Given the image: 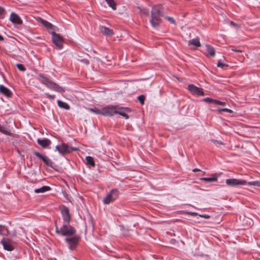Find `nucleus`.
Returning <instances> with one entry per match:
<instances>
[{
	"instance_id": "nucleus-1",
	"label": "nucleus",
	"mask_w": 260,
	"mask_h": 260,
	"mask_svg": "<svg viewBox=\"0 0 260 260\" xmlns=\"http://www.w3.org/2000/svg\"><path fill=\"white\" fill-rule=\"evenodd\" d=\"M70 220L69 210L66 208V245L70 250H73L77 247L81 237L77 234L76 229L68 224Z\"/></svg>"
},
{
	"instance_id": "nucleus-2",
	"label": "nucleus",
	"mask_w": 260,
	"mask_h": 260,
	"mask_svg": "<svg viewBox=\"0 0 260 260\" xmlns=\"http://www.w3.org/2000/svg\"><path fill=\"white\" fill-rule=\"evenodd\" d=\"M119 194V191L117 189H112L109 193L103 199V202L104 204H109L117 199Z\"/></svg>"
},
{
	"instance_id": "nucleus-3",
	"label": "nucleus",
	"mask_w": 260,
	"mask_h": 260,
	"mask_svg": "<svg viewBox=\"0 0 260 260\" xmlns=\"http://www.w3.org/2000/svg\"><path fill=\"white\" fill-rule=\"evenodd\" d=\"M52 35V40L55 44L56 48L60 50L63 48V38L59 34L55 33L54 31L50 32Z\"/></svg>"
},
{
	"instance_id": "nucleus-4",
	"label": "nucleus",
	"mask_w": 260,
	"mask_h": 260,
	"mask_svg": "<svg viewBox=\"0 0 260 260\" xmlns=\"http://www.w3.org/2000/svg\"><path fill=\"white\" fill-rule=\"evenodd\" d=\"M116 106L108 105L101 109V115L104 116L111 117L115 114Z\"/></svg>"
},
{
	"instance_id": "nucleus-5",
	"label": "nucleus",
	"mask_w": 260,
	"mask_h": 260,
	"mask_svg": "<svg viewBox=\"0 0 260 260\" xmlns=\"http://www.w3.org/2000/svg\"><path fill=\"white\" fill-rule=\"evenodd\" d=\"M131 109L129 108L116 106L115 114H118L123 116L125 119H128L129 116L127 114L131 112Z\"/></svg>"
},
{
	"instance_id": "nucleus-6",
	"label": "nucleus",
	"mask_w": 260,
	"mask_h": 260,
	"mask_svg": "<svg viewBox=\"0 0 260 260\" xmlns=\"http://www.w3.org/2000/svg\"><path fill=\"white\" fill-rule=\"evenodd\" d=\"M225 182L227 185L230 186L245 185L247 184V182L244 180L237 179L235 178L228 179L226 180Z\"/></svg>"
},
{
	"instance_id": "nucleus-7",
	"label": "nucleus",
	"mask_w": 260,
	"mask_h": 260,
	"mask_svg": "<svg viewBox=\"0 0 260 260\" xmlns=\"http://www.w3.org/2000/svg\"><path fill=\"white\" fill-rule=\"evenodd\" d=\"M188 89L193 95H196L197 96L204 95L203 89L199 88L193 84H189L188 86Z\"/></svg>"
},
{
	"instance_id": "nucleus-8",
	"label": "nucleus",
	"mask_w": 260,
	"mask_h": 260,
	"mask_svg": "<svg viewBox=\"0 0 260 260\" xmlns=\"http://www.w3.org/2000/svg\"><path fill=\"white\" fill-rule=\"evenodd\" d=\"M1 243L3 245L4 249L8 251H12L15 248L14 244L8 239L3 238Z\"/></svg>"
},
{
	"instance_id": "nucleus-9",
	"label": "nucleus",
	"mask_w": 260,
	"mask_h": 260,
	"mask_svg": "<svg viewBox=\"0 0 260 260\" xmlns=\"http://www.w3.org/2000/svg\"><path fill=\"white\" fill-rule=\"evenodd\" d=\"M163 11L164 9L161 5H155L152 8L151 14L153 16L155 15L162 17L164 16Z\"/></svg>"
},
{
	"instance_id": "nucleus-10",
	"label": "nucleus",
	"mask_w": 260,
	"mask_h": 260,
	"mask_svg": "<svg viewBox=\"0 0 260 260\" xmlns=\"http://www.w3.org/2000/svg\"><path fill=\"white\" fill-rule=\"evenodd\" d=\"M44 84L49 89L53 90L58 92H61L63 89L57 85L55 82H43Z\"/></svg>"
},
{
	"instance_id": "nucleus-11",
	"label": "nucleus",
	"mask_w": 260,
	"mask_h": 260,
	"mask_svg": "<svg viewBox=\"0 0 260 260\" xmlns=\"http://www.w3.org/2000/svg\"><path fill=\"white\" fill-rule=\"evenodd\" d=\"M10 20L14 24H21L22 21L20 17L15 13H12L10 16Z\"/></svg>"
},
{
	"instance_id": "nucleus-12",
	"label": "nucleus",
	"mask_w": 260,
	"mask_h": 260,
	"mask_svg": "<svg viewBox=\"0 0 260 260\" xmlns=\"http://www.w3.org/2000/svg\"><path fill=\"white\" fill-rule=\"evenodd\" d=\"M34 154L38 157L42 159L44 162L47 166H52L53 162L48 157L42 155L38 152H34Z\"/></svg>"
},
{
	"instance_id": "nucleus-13",
	"label": "nucleus",
	"mask_w": 260,
	"mask_h": 260,
	"mask_svg": "<svg viewBox=\"0 0 260 260\" xmlns=\"http://www.w3.org/2000/svg\"><path fill=\"white\" fill-rule=\"evenodd\" d=\"M151 17L150 23L153 27L157 26L161 22V16L151 15Z\"/></svg>"
},
{
	"instance_id": "nucleus-14",
	"label": "nucleus",
	"mask_w": 260,
	"mask_h": 260,
	"mask_svg": "<svg viewBox=\"0 0 260 260\" xmlns=\"http://www.w3.org/2000/svg\"><path fill=\"white\" fill-rule=\"evenodd\" d=\"M100 31L104 35L107 36H111L114 33L113 30L106 26L100 25L99 27Z\"/></svg>"
},
{
	"instance_id": "nucleus-15",
	"label": "nucleus",
	"mask_w": 260,
	"mask_h": 260,
	"mask_svg": "<svg viewBox=\"0 0 260 260\" xmlns=\"http://www.w3.org/2000/svg\"><path fill=\"white\" fill-rule=\"evenodd\" d=\"M38 143L42 146L43 148H47L51 144V141L46 138L38 139Z\"/></svg>"
},
{
	"instance_id": "nucleus-16",
	"label": "nucleus",
	"mask_w": 260,
	"mask_h": 260,
	"mask_svg": "<svg viewBox=\"0 0 260 260\" xmlns=\"http://www.w3.org/2000/svg\"><path fill=\"white\" fill-rule=\"evenodd\" d=\"M40 21L41 23L49 30H54V26L52 25L51 23L42 18L40 19Z\"/></svg>"
},
{
	"instance_id": "nucleus-17",
	"label": "nucleus",
	"mask_w": 260,
	"mask_h": 260,
	"mask_svg": "<svg viewBox=\"0 0 260 260\" xmlns=\"http://www.w3.org/2000/svg\"><path fill=\"white\" fill-rule=\"evenodd\" d=\"M218 175L216 174L212 175L211 177H203L200 178L202 181H204L208 182H215L217 180Z\"/></svg>"
},
{
	"instance_id": "nucleus-18",
	"label": "nucleus",
	"mask_w": 260,
	"mask_h": 260,
	"mask_svg": "<svg viewBox=\"0 0 260 260\" xmlns=\"http://www.w3.org/2000/svg\"><path fill=\"white\" fill-rule=\"evenodd\" d=\"M0 93L7 97H9L11 95V92L10 90L8 88L2 85H0Z\"/></svg>"
},
{
	"instance_id": "nucleus-19",
	"label": "nucleus",
	"mask_w": 260,
	"mask_h": 260,
	"mask_svg": "<svg viewBox=\"0 0 260 260\" xmlns=\"http://www.w3.org/2000/svg\"><path fill=\"white\" fill-rule=\"evenodd\" d=\"M55 231L56 233L61 236H65V225L63 224L60 228H59L57 224L56 223L55 225Z\"/></svg>"
},
{
	"instance_id": "nucleus-20",
	"label": "nucleus",
	"mask_w": 260,
	"mask_h": 260,
	"mask_svg": "<svg viewBox=\"0 0 260 260\" xmlns=\"http://www.w3.org/2000/svg\"><path fill=\"white\" fill-rule=\"evenodd\" d=\"M206 47L208 55L212 57L214 56L215 55V49L210 45L208 44L206 45Z\"/></svg>"
},
{
	"instance_id": "nucleus-21",
	"label": "nucleus",
	"mask_w": 260,
	"mask_h": 260,
	"mask_svg": "<svg viewBox=\"0 0 260 260\" xmlns=\"http://www.w3.org/2000/svg\"><path fill=\"white\" fill-rule=\"evenodd\" d=\"M188 45H194L196 47L201 46L200 39L198 37L194 38L188 42Z\"/></svg>"
},
{
	"instance_id": "nucleus-22",
	"label": "nucleus",
	"mask_w": 260,
	"mask_h": 260,
	"mask_svg": "<svg viewBox=\"0 0 260 260\" xmlns=\"http://www.w3.org/2000/svg\"><path fill=\"white\" fill-rule=\"evenodd\" d=\"M50 190V187L48 186H43L39 188L35 189V192L36 193H43Z\"/></svg>"
},
{
	"instance_id": "nucleus-23",
	"label": "nucleus",
	"mask_w": 260,
	"mask_h": 260,
	"mask_svg": "<svg viewBox=\"0 0 260 260\" xmlns=\"http://www.w3.org/2000/svg\"><path fill=\"white\" fill-rule=\"evenodd\" d=\"M9 234V231L8 228L2 225H0V235L3 236H7Z\"/></svg>"
},
{
	"instance_id": "nucleus-24",
	"label": "nucleus",
	"mask_w": 260,
	"mask_h": 260,
	"mask_svg": "<svg viewBox=\"0 0 260 260\" xmlns=\"http://www.w3.org/2000/svg\"><path fill=\"white\" fill-rule=\"evenodd\" d=\"M108 6L113 10L116 9V4L114 0H105Z\"/></svg>"
},
{
	"instance_id": "nucleus-25",
	"label": "nucleus",
	"mask_w": 260,
	"mask_h": 260,
	"mask_svg": "<svg viewBox=\"0 0 260 260\" xmlns=\"http://www.w3.org/2000/svg\"><path fill=\"white\" fill-rule=\"evenodd\" d=\"M86 163L87 165H90L92 167H94L95 163L93 158L90 156H86L85 158Z\"/></svg>"
},
{
	"instance_id": "nucleus-26",
	"label": "nucleus",
	"mask_w": 260,
	"mask_h": 260,
	"mask_svg": "<svg viewBox=\"0 0 260 260\" xmlns=\"http://www.w3.org/2000/svg\"><path fill=\"white\" fill-rule=\"evenodd\" d=\"M56 150H58L62 154H65V144H62L61 146L57 145L56 146Z\"/></svg>"
},
{
	"instance_id": "nucleus-27",
	"label": "nucleus",
	"mask_w": 260,
	"mask_h": 260,
	"mask_svg": "<svg viewBox=\"0 0 260 260\" xmlns=\"http://www.w3.org/2000/svg\"><path fill=\"white\" fill-rule=\"evenodd\" d=\"M66 153H70L71 152H72L73 151L77 150H78V148L76 147L69 146L68 144H66Z\"/></svg>"
},
{
	"instance_id": "nucleus-28",
	"label": "nucleus",
	"mask_w": 260,
	"mask_h": 260,
	"mask_svg": "<svg viewBox=\"0 0 260 260\" xmlns=\"http://www.w3.org/2000/svg\"><path fill=\"white\" fill-rule=\"evenodd\" d=\"M88 110L91 112H93L96 114H100L101 115V109H97V108H94V109H92V108H88Z\"/></svg>"
},
{
	"instance_id": "nucleus-29",
	"label": "nucleus",
	"mask_w": 260,
	"mask_h": 260,
	"mask_svg": "<svg viewBox=\"0 0 260 260\" xmlns=\"http://www.w3.org/2000/svg\"><path fill=\"white\" fill-rule=\"evenodd\" d=\"M248 185L249 186L253 185L256 186H260V181H251L249 182H247L246 185Z\"/></svg>"
},
{
	"instance_id": "nucleus-30",
	"label": "nucleus",
	"mask_w": 260,
	"mask_h": 260,
	"mask_svg": "<svg viewBox=\"0 0 260 260\" xmlns=\"http://www.w3.org/2000/svg\"><path fill=\"white\" fill-rule=\"evenodd\" d=\"M16 67L18 68V69L20 71L24 72L26 71V68L22 64L17 63L16 64Z\"/></svg>"
},
{
	"instance_id": "nucleus-31",
	"label": "nucleus",
	"mask_w": 260,
	"mask_h": 260,
	"mask_svg": "<svg viewBox=\"0 0 260 260\" xmlns=\"http://www.w3.org/2000/svg\"><path fill=\"white\" fill-rule=\"evenodd\" d=\"M217 67L221 68H223L225 67H228V65L222 62L221 60H219L217 64Z\"/></svg>"
},
{
	"instance_id": "nucleus-32",
	"label": "nucleus",
	"mask_w": 260,
	"mask_h": 260,
	"mask_svg": "<svg viewBox=\"0 0 260 260\" xmlns=\"http://www.w3.org/2000/svg\"><path fill=\"white\" fill-rule=\"evenodd\" d=\"M145 99V97L144 95H141L138 97V100L142 105L144 104Z\"/></svg>"
},
{
	"instance_id": "nucleus-33",
	"label": "nucleus",
	"mask_w": 260,
	"mask_h": 260,
	"mask_svg": "<svg viewBox=\"0 0 260 260\" xmlns=\"http://www.w3.org/2000/svg\"><path fill=\"white\" fill-rule=\"evenodd\" d=\"M213 104H215V105H217L224 106V105H225L226 103H225V102H222L219 101L218 100H214Z\"/></svg>"
},
{
	"instance_id": "nucleus-34",
	"label": "nucleus",
	"mask_w": 260,
	"mask_h": 260,
	"mask_svg": "<svg viewBox=\"0 0 260 260\" xmlns=\"http://www.w3.org/2000/svg\"><path fill=\"white\" fill-rule=\"evenodd\" d=\"M165 18L167 19L168 21H169L171 23L176 24L175 20L173 18L169 16H166Z\"/></svg>"
},
{
	"instance_id": "nucleus-35",
	"label": "nucleus",
	"mask_w": 260,
	"mask_h": 260,
	"mask_svg": "<svg viewBox=\"0 0 260 260\" xmlns=\"http://www.w3.org/2000/svg\"><path fill=\"white\" fill-rule=\"evenodd\" d=\"M57 104L59 107L62 108H65V103H64L60 100H57Z\"/></svg>"
},
{
	"instance_id": "nucleus-36",
	"label": "nucleus",
	"mask_w": 260,
	"mask_h": 260,
	"mask_svg": "<svg viewBox=\"0 0 260 260\" xmlns=\"http://www.w3.org/2000/svg\"><path fill=\"white\" fill-rule=\"evenodd\" d=\"M203 101L211 103L212 104H214V100L212 99H210L209 98H206L203 100Z\"/></svg>"
},
{
	"instance_id": "nucleus-37",
	"label": "nucleus",
	"mask_w": 260,
	"mask_h": 260,
	"mask_svg": "<svg viewBox=\"0 0 260 260\" xmlns=\"http://www.w3.org/2000/svg\"><path fill=\"white\" fill-rule=\"evenodd\" d=\"M0 132L5 134H7L8 133L7 130H6V128L2 126H1L0 127Z\"/></svg>"
},
{
	"instance_id": "nucleus-38",
	"label": "nucleus",
	"mask_w": 260,
	"mask_h": 260,
	"mask_svg": "<svg viewBox=\"0 0 260 260\" xmlns=\"http://www.w3.org/2000/svg\"><path fill=\"white\" fill-rule=\"evenodd\" d=\"M80 61L86 64H88L89 63V60L85 58L80 59Z\"/></svg>"
},
{
	"instance_id": "nucleus-39",
	"label": "nucleus",
	"mask_w": 260,
	"mask_h": 260,
	"mask_svg": "<svg viewBox=\"0 0 260 260\" xmlns=\"http://www.w3.org/2000/svg\"><path fill=\"white\" fill-rule=\"evenodd\" d=\"M221 111H224V112H229L230 113H232L233 112L232 110L229 109L228 108L222 109H221Z\"/></svg>"
},
{
	"instance_id": "nucleus-40",
	"label": "nucleus",
	"mask_w": 260,
	"mask_h": 260,
	"mask_svg": "<svg viewBox=\"0 0 260 260\" xmlns=\"http://www.w3.org/2000/svg\"><path fill=\"white\" fill-rule=\"evenodd\" d=\"M4 12H5V9L3 7H0V16L3 15Z\"/></svg>"
},
{
	"instance_id": "nucleus-41",
	"label": "nucleus",
	"mask_w": 260,
	"mask_h": 260,
	"mask_svg": "<svg viewBox=\"0 0 260 260\" xmlns=\"http://www.w3.org/2000/svg\"><path fill=\"white\" fill-rule=\"evenodd\" d=\"M141 13L144 14H146L147 15H149V12H148V10H146V9H144L143 10V12L141 10Z\"/></svg>"
},
{
	"instance_id": "nucleus-42",
	"label": "nucleus",
	"mask_w": 260,
	"mask_h": 260,
	"mask_svg": "<svg viewBox=\"0 0 260 260\" xmlns=\"http://www.w3.org/2000/svg\"><path fill=\"white\" fill-rule=\"evenodd\" d=\"M46 95L47 96V97H48L50 99H54L55 98L54 95H50L48 93H46Z\"/></svg>"
},
{
	"instance_id": "nucleus-43",
	"label": "nucleus",
	"mask_w": 260,
	"mask_h": 260,
	"mask_svg": "<svg viewBox=\"0 0 260 260\" xmlns=\"http://www.w3.org/2000/svg\"><path fill=\"white\" fill-rule=\"evenodd\" d=\"M187 214H188V215H192V216H196L198 214L197 213L191 212H188L187 213Z\"/></svg>"
},
{
	"instance_id": "nucleus-44",
	"label": "nucleus",
	"mask_w": 260,
	"mask_h": 260,
	"mask_svg": "<svg viewBox=\"0 0 260 260\" xmlns=\"http://www.w3.org/2000/svg\"><path fill=\"white\" fill-rule=\"evenodd\" d=\"M61 213H62V215L63 219L64 220H65V214H64V210H63L62 209H61Z\"/></svg>"
},
{
	"instance_id": "nucleus-45",
	"label": "nucleus",
	"mask_w": 260,
	"mask_h": 260,
	"mask_svg": "<svg viewBox=\"0 0 260 260\" xmlns=\"http://www.w3.org/2000/svg\"><path fill=\"white\" fill-rule=\"evenodd\" d=\"M230 23H231V25H233L234 26H238V25L237 24H236L235 23H234L233 21H231Z\"/></svg>"
},
{
	"instance_id": "nucleus-46",
	"label": "nucleus",
	"mask_w": 260,
	"mask_h": 260,
	"mask_svg": "<svg viewBox=\"0 0 260 260\" xmlns=\"http://www.w3.org/2000/svg\"><path fill=\"white\" fill-rule=\"evenodd\" d=\"M192 171L194 172H196L200 171V170L198 168H195V169H193Z\"/></svg>"
},
{
	"instance_id": "nucleus-47",
	"label": "nucleus",
	"mask_w": 260,
	"mask_h": 260,
	"mask_svg": "<svg viewBox=\"0 0 260 260\" xmlns=\"http://www.w3.org/2000/svg\"><path fill=\"white\" fill-rule=\"evenodd\" d=\"M232 50L233 51H235V52H242V51H241V50H237V49H233Z\"/></svg>"
},
{
	"instance_id": "nucleus-48",
	"label": "nucleus",
	"mask_w": 260,
	"mask_h": 260,
	"mask_svg": "<svg viewBox=\"0 0 260 260\" xmlns=\"http://www.w3.org/2000/svg\"><path fill=\"white\" fill-rule=\"evenodd\" d=\"M216 142H217L218 144H221V145L223 144V143L222 142H221V141H216Z\"/></svg>"
},
{
	"instance_id": "nucleus-49",
	"label": "nucleus",
	"mask_w": 260,
	"mask_h": 260,
	"mask_svg": "<svg viewBox=\"0 0 260 260\" xmlns=\"http://www.w3.org/2000/svg\"><path fill=\"white\" fill-rule=\"evenodd\" d=\"M70 107L68 104H66V110H69Z\"/></svg>"
},
{
	"instance_id": "nucleus-50",
	"label": "nucleus",
	"mask_w": 260,
	"mask_h": 260,
	"mask_svg": "<svg viewBox=\"0 0 260 260\" xmlns=\"http://www.w3.org/2000/svg\"><path fill=\"white\" fill-rule=\"evenodd\" d=\"M3 40H4V38L3 37V36L2 35H0V41H3Z\"/></svg>"
},
{
	"instance_id": "nucleus-51",
	"label": "nucleus",
	"mask_w": 260,
	"mask_h": 260,
	"mask_svg": "<svg viewBox=\"0 0 260 260\" xmlns=\"http://www.w3.org/2000/svg\"><path fill=\"white\" fill-rule=\"evenodd\" d=\"M201 217H205V218H208L209 217V216L206 215H201Z\"/></svg>"
},
{
	"instance_id": "nucleus-52",
	"label": "nucleus",
	"mask_w": 260,
	"mask_h": 260,
	"mask_svg": "<svg viewBox=\"0 0 260 260\" xmlns=\"http://www.w3.org/2000/svg\"><path fill=\"white\" fill-rule=\"evenodd\" d=\"M118 81L122 82V81H124L123 80H118Z\"/></svg>"
},
{
	"instance_id": "nucleus-53",
	"label": "nucleus",
	"mask_w": 260,
	"mask_h": 260,
	"mask_svg": "<svg viewBox=\"0 0 260 260\" xmlns=\"http://www.w3.org/2000/svg\"><path fill=\"white\" fill-rule=\"evenodd\" d=\"M66 199H68V197H67V196H66Z\"/></svg>"
}]
</instances>
